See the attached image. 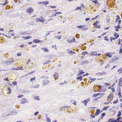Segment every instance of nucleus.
I'll list each match as a JSON object with an SVG mask.
<instances>
[{"label": "nucleus", "mask_w": 122, "mask_h": 122, "mask_svg": "<svg viewBox=\"0 0 122 122\" xmlns=\"http://www.w3.org/2000/svg\"><path fill=\"white\" fill-rule=\"evenodd\" d=\"M31 46L32 47H35L37 46V45H32Z\"/></svg>", "instance_id": "62"}, {"label": "nucleus", "mask_w": 122, "mask_h": 122, "mask_svg": "<svg viewBox=\"0 0 122 122\" xmlns=\"http://www.w3.org/2000/svg\"><path fill=\"white\" fill-rule=\"evenodd\" d=\"M26 100V98H23L21 100L20 103H21L22 104H24L25 103V101Z\"/></svg>", "instance_id": "9"}, {"label": "nucleus", "mask_w": 122, "mask_h": 122, "mask_svg": "<svg viewBox=\"0 0 122 122\" xmlns=\"http://www.w3.org/2000/svg\"><path fill=\"white\" fill-rule=\"evenodd\" d=\"M77 27H78V28H80L81 29L83 27V26L82 25H79V26H77Z\"/></svg>", "instance_id": "43"}, {"label": "nucleus", "mask_w": 122, "mask_h": 122, "mask_svg": "<svg viewBox=\"0 0 122 122\" xmlns=\"http://www.w3.org/2000/svg\"><path fill=\"white\" fill-rule=\"evenodd\" d=\"M3 80L4 81H9L8 80L7 78H5L4 79H3Z\"/></svg>", "instance_id": "54"}, {"label": "nucleus", "mask_w": 122, "mask_h": 122, "mask_svg": "<svg viewBox=\"0 0 122 122\" xmlns=\"http://www.w3.org/2000/svg\"><path fill=\"white\" fill-rule=\"evenodd\" d=\"M106 55L108 56L109 57V58H111L112 56V55H110V53L109 52L107 53H106Z\"/></svg>", "instance_id": "21"}, {"label": "nucleus", "mask_w": 122, "mask_h": 122, "mask_svg": "<svg viewBox=\"0 0 122 122\" xmlns=\"http://www.w3.org/2000/svg\"><path fill=\"white\" fill-rule=\"evenodd\" d=\"M8 90L9 91V92L8 93L9 94H10L11 92V90L10 88H8Z\"/></svg>", "instance_id": "44"}, {"label": "nucleus", "mask_w": 122, "mask_h": 122, "mask_svg": "<svg viewBox=\"0 0 122 122\" xmlns=\"http://www.w3.org/2000/svg\"><path fill=\"white\" fill-rule=\"evenodd\" d=\"M119 35H117L116 36H115V39H117L119 37Z\"/></svg>", "instance_id": "56"}, {"label": "nucleus", "mask_w": 122, "mask_h": 122, "mask_svg": "<svg viewBox=\"0 0 122 122\" xmlns=\"http://www.w3.org/2000/svg\"><path fill=\"white\" fill-rule=\"evenodd\" d=\"M69 43H72L73 42V41L72 40H68L67 41Z\"/></svg>", "instance_id": "41"}, {"label": "nucleus", "mask_w": 122, "mask_h": 122, "mask_svg": "<svg viewBox=\"0 0 122 122\" xmlns=\"http://www.w3.org/2000/svg\"><path fill=\"white\" fill-rule=\"evenodd\" d=\"M41 48V49L43 50L44 52H48L49 51V50H48L47 48Z\"/></svg>", "instance_id": "10"}, {"label": "nucleus", "mask_w": 122, "mask_h": 122, "mask_svg": "<svg viewBox=\"0 0 122 122\" xmlns=\"http://www.w3.org/2000/svg\"><path fill=\"white\" fill-rule=\"evenodd\" d=\"M82 76H80L76 78V79L77 80H79L80 81H81L82 80Z\"/></svg>", "instance_id": "18"}, {"label": "nucleus", "mask_w": 122, "mask_h": 122, "mask_svg": "<svg viewBox=\"0 0 122 122\" xmlns=\"http://www.w3.org/2000/svg\"><path fill=\"white\" fill-rule=\"evenodd\" d=\"M42 4L44 5H45L46 6L47 5L49 4V2L48 1H44L42 2Z\"/></svg>", "instance_id": "14"}, {"label": "nucleus", "mask_w": 122, "mask_h": 122, "mask_svg": "<svg viewBox=\"0 0 122 122\" xmlns=\"http://www.w3.org/2000/svg\"><path fill=\"white\" fill-rule=\"evenodd\" d=\"M89 62L86 60H85L84 61L82 62L81 63V64L83 65L84 64H87L88 63H89Z\"/></svg>", "instance_id": "12"}, {"label": "nucleus", "mask_w": 122, "mask_h": 122, "mask_svg": "<svg viewBox=\"0 0 122 122\" xmlns=\"http://www.w3.org/2000/svg\"><path fill=\"white\" fill-rule=\"evenodd\" d=\"M46 120L47 122H51V119L48 117L47 118Z\"/></svg>", "instance_id": "32"}, {"label": "nucleus", "mask_w": 122, "mask_h": 122, "mask_svg": "<svg viewBox=\"0 0 122 122\" xmlns=\"http://www.w3.org/2000/svg\"><path fill=\"white\" fill-rule=\"evenodd\" d=\"M98 21H96L93 24V25L94 26H97L98 23Z\"/></svg>", "instance_id": "22"}, {"label": "nucleus", "mask_w": 122, "mask_h": 122, "mask_svg": "<svg viewBox=\"0 0 122 122\" xmlns=\"http://www.w3.org/2000/svg\"><path fill=\"white\" fill-rule=\"evenodd\" d=\"M105 115V113H103L101 114V115L102 117H104Z\"/></svg>", "instance_id": "50"}, {"label": "nucleus", "mask_w": 122, "mask_h": 122, "mask_svg": "<svg viewBox=\"0 0 122 122\" xmlns=\"http://www.w3.org/2000/svg\"><path fill=\"white\" fill-rule=\"evenodd\" d=\"M113 96L112 95L111 96V97L110 99H109L111 101L113 99Z\"/></svg>", "instance_id": "46"}, {"label": "nucleus", "mask_w": 122, "mask_h": 122, "mask_svg": "<svg viewBox=\"0 0 122 122\" xmlns=\"http://www.w3.org/2000/svg\"><path fill=\"white\" fill-rule=\"evenodd\" d=\"M107 107H104L103 109H102V110L103 111L106 110H107Z\"/></svg>", "instance_id": "38"}, {"label": "nucleus", "mask_w": 122, "mask_h": 122, "mask_svg": "<svg viewBox=\"0 0 122 122\" xmlns=\"http://www.w3.org/2000/svg\"><path fill=\"white\" fill-rule=\"evenodd\" d=\"M121 20H119L118 22V24L120 25L121 22Z\"/></svg>", "instance_id": "58"}, {"label": "nucleus", "mask_w": 122, "mask_h": 122, "mask_svg": "<svg viewBox=\"0 0 122 122\" xmlns=\"http://www.w3.org/2000/svg\"><path fill=\"white\" fill-rule=\"evenodd\" d=\"M100 109H97V110L96 112L95 113V116H97L101 112H100Z\"/></svg>", "instance_id": "5"}, {"label": "nucleus", "mask_w": 122, "mask_h": 122, "mask_svg": "<svg viewBox=\"0 0 122 122\" xmlns=\"http://www.w3.org/2000/svg\"><path fill=\"white\" fill-rule=\"evenodd\" d=\"M49 33L48 34H46V36H45V37L46 38L48 35H50V33L51 32H53L54 31H49Z\"/></svg>", "instance_id": "30"}, {"label": "nucleus", "mask_w": 122, "mask_h": 122, "mask_svg": "<svg viewBox=\"0 0 122 122\" xmlns=\"http://www.w3.org/2000/svg\"><path fill=\"white\" fill-rule=\"evenodd\" d=\"M88 52L86 51H84L82 53V55L85 56L86 54H88Z\"/></svg>", "instance_id": "27"}, {"label": "nucleus", "mask_w": 122, "mask_h": 122, "mask_svg": "<svg viewBox=\"0 0 122 122\" xmlns=\"http://www.w3.org/2000/svg\"><path fill=\"white\" fill-rule=\"evenodd\" d=\"M23 38H25L24 39L25 40H26V39H29L30 38H31V36H27L26 37H23Z\"/></svg>", "instance_id": "20"}, {"label": "nucleus", "mask_w": 122, "mask_h": 122, "mask_svg": "<svg viewBox=\"0 0 122 122\" xmlns=\"http://www.w3.org/2000/svg\"><path fill=\"white\" fill-rule=\"evenodd\" d=\"M35 77H34L33 78H31L30 79V81H31L33 80H35Z\"/></svg>", "instance_id": "36"}, {"label": "nucleus", "mask_w": 122, "mask_h": 122, "mask_svg": "<svg viewBox=\"0 0 122 122\" xmlns=\"http://www.w3.org/2000/svg\"><path fill=\"white\" fill-rule=\"evenodd\" d=\"M56 14H62V13L61 12H55Z\"/></svg>", "instance_id": "47"}, {"label": "nucleus", "mask_w": 122, "mask_h": 122, "mask_svg": "<svg viewBox=\"0 0 122 122\" xmlns=\"http://www.w3.org/2000/svg\"><path fill=\"white\" fill-rule=\"evenodd\" d=\"M122 119L121 117H118L116 120H112L111 121V122H117L118 121L120 120H122Z\"/></svg>", "instance_id": "4"}, {"label": "nucleus", "mask_w": 122, "mask_h": 122, "mask_svg": "<svg viewBox=\"0 0 122 122\" xmlns=\"http://www.w3.org/2000/svg\"><path fill=\"white\" fill-rule=\"evenodd\" d=\"M105 84L107 86H110V83H107L106 82H105Z\"/></svg>", "instance_id": "49"}, {"label": "nucleus", "mask_w": 122, "mask_h": 122, "mask_svg": "<svg viewBox=\"0 0 122 122\" xmlns=\"http://www.w3.org/2000/svg\"><path fill=\"white\" fill-rule=\"evenodd\" d=\"M92 2L94 4H96L97 2V0H95L92 1Z\"/></svg>", "instance_id": "40"}, {"label": "nucleus", "mask_w": 122, "mask_h": 122, "mask_svg": "<svg viewBox=\"0 0 122 122\" xmlns=\"http://www.w3.org/2000/svg\"><path fill=\"white\" fill-rule=\"evenodd\" d=\"M59 74L58 73H55V74L54 75V78L55 80H56L57 79V77L56 76L58 77L59 76Z\"/></svg>", "instance_id": "13"}, {"label": "nucleus", "mask_w": 122, "mask_h": 122, "mask_svg": "<svg viewBox=\"0 0 122 122\" xmlns=\"http://www.w3.org/2000/svg\"><path fill=\"white\" fill-rule=\"evenodd\" d=\"M105 73L103 72H98L96 73V75L97 76H101L105 74Z\"/></svg>", "instance_id": "8"}, {"label": "nucleus", "mask_w": 122, "mask_h": 122, "mask_svg": "<svg viewBox=\"0 0 122 122\" xmlns=\"http://www.w3.org/2000/svg\"><path fill=\"white\" fill-rule=\"evenodd\" d=\"M82 102H84V103L86 106L87 105V103L88 102L87 100H86L82 101Z\"/></svg>", "instance_id": "15"}, {"label": "nucleus", "mask_w": 122, "mask_h": 122, "mask_svg": "<svg viewBox=\"0 0 122 122\" xmlns=\"http://www.w3.org/2000/svg\"><path fill=\"white\" fill-rule=\"evenodd\" d=\"M49 7L51 8H55L56 7V6H50Z\"/></svg>", "instance_id": "61"}, {"label": "nucleus", "mask_w": 122, "mask_h": 122, "mask_svg": "<svg viewBox=\"0 0 122 122\" xmlns=\"http://www.w3.org/2000/svg\"><path fill=\"white\" fill-rule=\"evenodd\" d=\"M34 99L35 100H40L39 99V96H37L36 97L34 98Z\"/></svg>", "instance_id": "25"}, {"label": "nucleus", "mask_w": 122, "mask_h": 122, "mask_svg": "<svg viewBox=\"0 0 122 122\" xmlns=\"http://www.w3.org/2000/svg\"><path fill=\"white\" fill-rule=\"evenodd\" d=\"M41 78H43L44 79H48V77L46 76H41L40 77Z\"/></svg>", "instance_id": "29"}, {"label": "nucleus", "mask_w": 122, "mask_h": 122, "mask_svg": "<svg viewBox=\"0 0 122 122\" xmlns=\"http://www.w3.org/2000/svg\"><path fill=\"white\" fill-rule=\"evenodd\" d=\"M110 41L111 42L112 41V40H113L114 41L115 40V38L114 37H111L110 38Z\"/></svg>", "instance_id": "34"}, {"label": "nucleus", "mask_w": 122, "mask_h": 122, "mask_svg": "<svg viewBox=\"0 0 122 122\" xmlns=\"http://www.w3.org/2000/svg\"><path fill=\"white\" fill-rule=\"evenodd\" d=\"M121 111H119L118 112V114L117 116L118 117H121Z\"/></svg>", "instance_id": "17"}, {"label": "nucleus", "mask_w": 122, "mask_h": 122, "mask_svg": "<svg viewBox=\"0 0 122 122\" xmlns=\"http://www.w3.org/2000/svg\"><path fill=\"white\" fill-rule=\"evenodd\" d=\"M116 17L117 18L116 19V22H117V21L118 20L120 19V17L119 15H117L116 16Z\"/></svg>", "instance_id": "28"}, {"label": "nucleus", "mask_w": 122, "mask_h": 122, "mask_svg": "<svg viewBox=\"0 0 122 122\" xmlns=\"http://www.w3.org/2000/svg\"><path fill=\"white\" fill-rule=\"evenodd\" d=\"M79 34H76V37L77 38H79Z\"/></svg>", "instance_id": "48"}, {"label": "nucleus", "mask_w": 122, "mask_h": 122, "mask_svg": "<svg viewBox=\"0 0 122 122\" xmlns=\"http://www.w3.org/2000/svg\"><path fill=\"white\" fill-rule=\"evenodd\" d=\"M118 100L117 99L116 101H114L113 102V103L114 104H115L116 103H118Z\"/></svg>", "instance_id": "33"}, {"label": "nucleus", "mask_w": 122, "mask_h": 122, "mask_svg": "<svg viewBox=\"0 0 122 122\" xmlns=\"http://www.w3.org/2000/svg\"><path fill=\"white\" fill-rule=\"evenodd\" d=\"M34 10L31 7H29L28 9H27L26 12L29 14L33 12Z\"/></svg>", "instance_id": "1"}, {"label": "nucleus", "mask_w": 122, "mask_h": 122, "mask_svg": "<svg viewBox=\"0 0 122 122\" xmlns=\"http://www.w3.org/2000/svg\"><path fill=\"white\" fill-rule=\"evenodd\" d=\"M7 4V2H5V3H4V4H2V5H6V4Z\"/></svg>", "instance_id": "60"}, {"label": "nucleus", "mask_w": 122, "mask_h": 122, "mask_svg": "<svg viewBox=\"0 0 122 122\" xmlns=\"http://www.w3.org/2000/svg\"><path fill=\"white\" fill-rule=\"evenodd\" d=\"M119 51L120 53H122V48H121L120 49Z\"/></svg>", "instance_id": "64"}, {"label": "nucleus", "mask_w": 122, "mask_h": 122, "mask_svg": "<svg viewBox=\"0 0 122 122\" xmlns=\"http://www.w3.org/2000/svg\"><path fill=\"white\" fill-rule=\"evenodd\" d=\"M24 95H19L17 97L18 98H20L21 97H22Z\"/></svg>", "instance_id": "37"}, {"label": "nucleus", "mask_w": 122, "mask_h": 122, "mask_svg": "<svg viewBox=\"0 0 122 122\" xmlns=\"http://www.w3.org/2000/svg\"><path fill=\"white\" fill-rule=\"evenodd\" d=\"M102 94H104V93L103 94H101V93H97V94H93L92 95V97L93 98H94L97 97V96Z\"/></svg>", "instance_id": "6"}, {"label": "nucleus", "mask_w": 122, "mask_h": 122, "mask_svg": "<svg viewBox=\"0 0 122 122\" xmlns=\"http://www.w3.org/2000/svg\"><path fill=\"white\" fill-rule=\"evenodd\" d=\"M104 40L105 41H109V40L107 38V36H105L104 37Z\"/></svg>", "instance_id": "31"}, {"label": "nucleus", "mask_w": 122, "mask_h": 122, "mask_svg": "<svg viewBox=\"0 0 122 122\" xmlns=\"http://www.w3.org/2000/svg\"><path fill=\"white\" fill-rule=\"evenodd\" d=\"M42 42V41H41L39 40H36V39H34L33 40V42H35L36 43H40V42Z\"/></svg>", "instance_id": "11"}, {"label": "nucleus", "mask_w": 122, "mask_h": 122, "mask_svg": "<svg viewBox=\"0 0 122 122\" xmlns=\"http://www.w3.org/2000/svg\"><path fill=\"white\" fill-rule=\"evenodd\" d=\"M38 21H40L41 22L43 23L44 21V19H41L40 18H38Z\"/></svg>", "instance_id": "19"}, {"label": "nucleus", "mask_w": 122, "mask_h": 122, "mask_svg": "<svg viewBox=\"0 0 122 122\" xmlns=\"http://www.w3.org/2000/svg\"><path fill=\"white\" fill-rule=\"evenodd\" d=\"M75 53V52H73V51H72L70 50V51L68 53H70V54H73V53Z\"/></svg>", "instance_id": "42"}, {"label": "nucleus", "mask_w": 122, "mask_h": 122, "mask_svg": "<svg viewBox=\"0 0 122 122\" xmlns=\"http://www.w3.org/2000/svg\"><path fill=\"white\" fill-rule=\"evenodd\" d=\"M55 38L59 40H60L61 38V36H55Z\"/></svg>", "instance_id": "24"}, {"label": "nucleus", "mask_w": 122, "mask_h": 122, "mask_svg": "<svg viewBox=\"0 0 122 122\" xmlns=\"http://www.w3.org/2000/svg\"><path fill=\"white\" fill-rule=\"evenodd\" d=\"M21 56V55L19 53H18L17 54V56Z\"/></svg>", "instance_id": "63"}, {"label": "nucleus", "mask_w": 122, "mask_h": 122, "mask_svg": "<svg viewBox=\"0 0 122 122\" xmlns=\"http://www.w3.org/2000/svg\"><path fill=\"white\" fill-rule=\"evenodd\" d=\"M112 120H114V118H112L109 119V121L107 122H109V121H111Z\"/></svg>", "instance_id": "57"}, {"label": "nucleus", "mask_w": 122, "mask_h": 122, "mask_svg": "<svg viewBox=\"0 0 122 122\" xmlns=\"http://www.w3.org/2000/svg\"><path fill=\"white\" fill-rule=\"evenodd\" d=\"M111 89L112 90V91L113 92H115V88H111Z\"/></svg>", "instance_id": "55"}, {"label": "nucleus", "mask_w": 122, "mask_h": 122, "mask_svg": "<svg viewBox=\"0 0 122 122\" xmlns=\"http://www.w3.org/2000/svg\"><path fill=\"white\" fill-rule=\"evenodd\" d=\"M43 84L44 86L50 83V81L48 80H44L42 81Z\"/></svg>", "instance_id": "2"}, {"label": "nucleus", "mask_w": 122, "mask_h": 122, "mask_svg": "<svg viewBox=\"0 0 122 122\" xmlns=\"http://www.w3.org/2000/svg\"><path fill=\"white\" fill-rule=\"evenodd\" d=\"M90 18H86L85 19V20L86 21H88L90 20Z\"/></svg>", "instance_id": "51"}, {"label": "nucleus", "mask_w": 122, "mask_h": 122, "mask_svg": "<svg viewBox=\"0 0 122 122\" xmlns=\"http://www.w3.org/2000/svg\"><path fill=\"white\" fill-rule=\"evenodd\" d=\"M114 28H118L120 29L121 28L120 26L118 24L117 25L114 27Z\"/></svg>", "instance_id": "26"}, {"label": "nucleus", "mask_w": 122, "mask_h": 122, "mask_svg": "<svg viewBox=\"0 0 122 122\" xmlns=\"http://www.w3.org/2000/svg\"><path fill=\"white\" fill-rule=\"evenodd\" d=\"M56 45H55L54 46H53V45H52V47L54 48H55L56 49Z\"/></svg>", "instance_id": "59"}, {"label": "nucleus", "mask_w": 122, "mask_h": 122, "mask_svg": "<svg viewBox=\"0 0 122 122\" xmlns=\"http://www.w3.org/2000/svg\"><path fill=\"white\" fill-rule=\"evenodd\" d=\"M14 61V60L13 59V58H12L10 61L9 62L10 63H12Z\"/></svg>", "instance_id": "35"}, {"label": "nucleus", "mask_w": 122, "mask_h": 122, "mask_svg": "<svg viewBox=\"0 0 122 122\" xmlns=\"http://www.w3.org/2000/svg\"><path fill=\"white\" fill-rule=\"evenodd\" d=\"M118 58L117 59V58L114 57V58H112V59L110 61V62H113L115 60L118 59Z\"/></svg>", "instance_id": "7"}, {"label": "nucleus", "mask_w": 122, "mask_h": 122, "mask_svg": "<svg viewBox=\"0 0 122 122\" xmlns=\"http://www.w3.org/2000/svg\"><path fill=\"white\" fill-rule=\"evenodd\" d=\"M39 87V85L38 84H37L35 85H34L33 87V88H38Z\"/></svg>", "instance_id": "23"}, {"label": "nucleus", "mask_w": 122, "mask_h": 122, "mask_svg": "<svg viewBox=\"0 0 122 122\" xmlns=\"http://www.w3.org/2000/svg\"><path fill=\"white\" fill-rule=\"evenodd\" d=\"M81 29L83 30H86L87 29H88V28H87L86 29H85L84 27H83L82 28H81Z\"/></svg>", "instance_id": "52"}, {"label": "nucleus", "mask_w": 122, "mask_h": 122, "mask_svg": "<svg viewBox=\"0 0 122 122\" xmlns=\"http://www.w3.org/2000/svg\"><path fill=\"white\" fill-rule=\"evenodd\" d=\"M79 70L80 73L78 74V75H77V76H79L85 73V72H83V70H81V69H79Z\"/></svg>", "instance_id": "3"}, {"label": "nucleus", "mask_w": 122, "mask_h": 122, "mask_svg": "<svg viewBox=\"0 0 122 122\" xmlns=\"http://www.w3.org/2000/svg\"><path fill=\"white\" fill-rule=\"evenodd\" d=\"M89 78H90L89 80H91L92 82H94L96 80V79L95 78H92L90 77H89Z\"/></svg>", "instance_id": "16"}, {"label": "nucleus", "mask_w": 122, "mask_h": 122, "mask_svg": "<svg viewBox=\"0 0 122 122\" xmlns=\"http://www.w3.org/2000/svg\"><path fill=\"white\" fill-rule=\"evenodd\" d=\"M77 9H79L81 10V7H77L76 9H75V10H76Z\"/></svg>", "instance_id": "39"}, {"label": "nucleus", "mask_w": 122, "mask_h": 122, "mask_svg": "<svg viewBox=\"0 0 122 122\" xmlns=\"http://www.w3.org/2000/svg\"><path fill=\"white\" fill-rule=\"evenodd\" d=\"M39 113V112H37L34 113V115L35 116H36Z\"/></svg>", "instance_id": "45"}, {"label": "nucleus", "mask_w": 122, "mask_h": 122, "mask_svg": "<svg viewBox=\"0 0 122 122\" xmlns=\"http://www.w3.org/2000/svg\"><path fill=\"white\" fill-rule=\"evenodd\" d=\"M12 83L14 85H15L17 84V82L16 81H15V82H13V83Z\"/></svg>", "instance_id": "53"}]
</instances>
